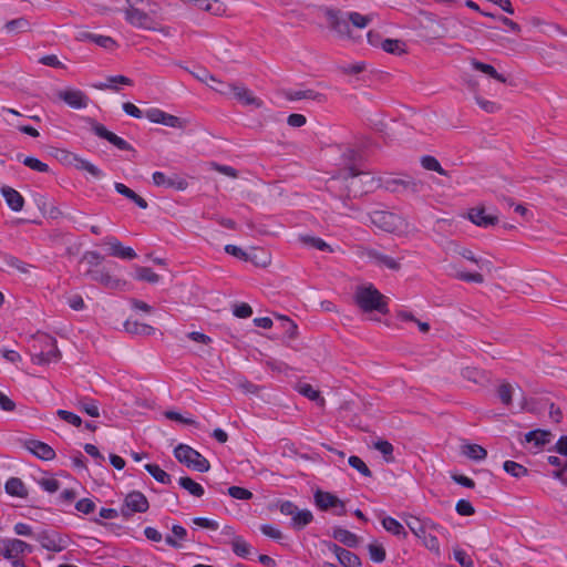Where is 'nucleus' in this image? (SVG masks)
<instances>
[{"mask_svg": "<svg viewBox=\"0 0 567 567\" xmlns=\"http://www.w3.org/2000/svg\"><path fill=\"white\" fill-rule=\"evenodd\" d=\"M475 101L477 105L487 113H495L499 109L495 102L485 100L481 96H475Z\"/></svg>", "mask_w": 567, "mask_h": 567, "instance_id": "nucleus-61", "label": "nucleus"}, {"mask_svg": "<svg viewBox=\"0 0 567 567\" xmlns=\"http://www.w3.org/2000/svg\"><path fill=\"white\" fill-rule=\"evenodd\" d=\"M374 447L384 455V457L386 458V461H389V457L392 455L393 453V446L390 442L388 441H377L374 443Z\"/></svg>", "mask_w": 567, "mask_h": 567, "instance_id": "nucleus-64", "label": "nucleus"}, {"mask_svg": "<svg viewBox=\"0 0 567 567\" xmlns=\"http://www.w3.org/2000/svg\"><path fill=\"white\" fill-rule=\"evenodd\" d=\"M228 494L236 499H250L252 497V493L240 486H231L228 488Z\"/></svg>", "mask_w": 567, "mask_h": 567, "instance_id": "nucleus-56", "label": "nucleus"}, {"mask_svg": "<svg viewBox=\"0 0 567 567\" xmlns=\"http://www.w3.org/2000/svg\"><path fill=\"white\" fill-rule=\"evenodd\" d=\"M144 468L162 484H169L172 482L171 475L162 470L157 464H145Z\"/></svg>", "mask_w": 567, "mask_h": 567, "instance_id": "nucleus-36", "label": "nucleus"}, {"mask_svg": "<svg viewBox=\"0 0 567 567\" xmlns=\"http://www.w3.org/2000/svg\"><path fill=\"white\" fill-rule=\"evenodd\" d=\"M458 254L463 258L474 262L481 270H486L489 272L493 269V264L489 260L483 259V258H476L475 255L473 254V251H471L470 249L463 248L458 251Z\"/></svg>", "mask_w": 567, "mask_h": 567, "instance_id": "nucleus-35", "label": "nucleus"}, {"mask_svg": "<svg viewBox=\"0 0 567 567\" xmlns=\"http://www.w3.org/2000/svg\"><path fill=\"white\" fill-rule=\"evenodd\" d=\"M174 455L178 462L195 471L204 473L210 467L209 462L199 452L188 445L179 444L176 446Z\"/></svg>", "mask_w": 567, "mask_h": 567, "instance_id": "nucleus-3", "label": "nucleus"}, {"mask_svg": "<svg viewBox=\"0 0 567 567\" xmlns=\"http://www.w3.org/2000/svg\"><path fill=\"white\" fill-rule=\"evenodd\" d=\"M186 536H187V530L183 526L174 525L172 527V535H167L165 537V542L167 545H169L174 548H179L182 546L181 542L185 540Z\"/></svg>", "mask_w": 567, "mask_h": 567, "instance_id": "nucleus-31", "label": "nucleus"}, {"mask_svg": "<svg viewBox=\"0 0 567 567\" xmlns=\"http://www.w3.org/2000/svg\"><path fill=\"white\" fill-rule=\"evenodd\" d=\"M78 408L92 417H97L100 415L99 404L95 400L92 399H81L78 401Z\"/></svg>", "mask_w": 567, "mask_h": 567, "instance_id": "nucleus-39", "label": "nucleus"}, {"mask_svg": "<svg viewBox=\"0 0 567 567\" xmlns=\"http://www.w3.org/2000/svg\"><path fill=\"white\" fill-rule=\"evenodd\" d=\"M371 220L375 226L388 233L396 231L403 224L398 215L390 212H374Z\"/></svg>", "mask_w": 567, "mask_h": 567, "instance_id": "nucleus-8", "label": "nucleus"}, {"mask_svg": "<svg viewBox=\"0 0 567 567\" xmlns=\"http://www.w3.org/2000/svg\"><path fill=\"white\" fill-rule=\"evenodd\" d=\"M468 217L472 223L480 227H488L497 220L496 216L487 214L485 208L476 207L470 210Z\"/></svg>", "mask_w": 567, "mask_h": 567, "instance_id": "nucleus-20", "label": "nucleus"}, {"mask_svg": "<svg viewBox=\"0 0 567 567\" xmlns=\"http://www.w3.org/2000/svg\"><path fill=\"white\" fill-rule=\"evenodd\" d=\"M4 265L9 268L17 269L18 271L22 274H27L29 271V266L21 261L20 259L13 257V256H4L3 257Z\"/></svg>", "mask_w": 567, "mask_h": 567, "instance_id": "nucleus-47", "label": "nucleus"}, {"mask_svg": "<svg viewBox=\"0 0 567 567\" xmlns=\"http://www.w3.org/2000/svg\"><path fill=\"white\" fill-rule=\"evenodd\" d=\"M260 532L272 539L279 540L282 537V533L279 528L274 525L265 524L260 526Z\"/></svg>", "mask_w": 567, "mask_h": 567, "instance_id": "nucleus-59", "label": "nucleus"}, {"mask_svg": "<svg viewBox=\"0 0 567 567\" xmlns=\"http://www.w3.org/2000/svg\"><path fill=\"white\" fill-rule=\"evenodd\" d=\"M103 244L107 247V254L113 257H117L125 260H132L136 258V252L131 247H125L114 236H107L103 239Z\"/></svg>", "mask_w": 567, "mask_h": 567, "instance_id": "nucleus-10", "label": "nucleus"}, {"mask_svg": "<svg viewBox=\"0 0 567 567\" xmlns=\"http://www.w3.org/2000/svg\"><path fill=\"white\" fill-rule=\"evenodd\" d=\"M74 159H75V167L78 169L85 171L91 176H93L94 178H97V179L103 177L102 171L94 164H92L83 158L75 157Z\"/></svg>", "mask_w": 567, "mask_h": 567, "instance_id": "nucleus-42", "label": "nucleus"}, {"mask_svg": "<svg viewBox=\"0 0 567 567\" xmlns=\"http://www.w3.org/2000/svg\"><path fill=\"white\" fill-rule=\"evenodd\" d=\"M233 550L240 557H247L250 554V545L240 537H237L233 542Z\"/></svg>", "mask_w": 567, "mask_h": 567, "instance_id": "nucleus-50", "label": "nucleus"}, {"mask_svg": "<svg viewBox=\"0 0 567 567\" xmlns=\"http://www.w3.org/2000/svg\"><path fill=\"white\" fill-rule=\"evenodd\" d=\"M44 350V354L49 359L50 363L58 362L61 358V353L56 347V340L50 336H43L41 339Z\"/></svg>", "mask_w": 567, "mask_h": 567, "instance_id": "nucleus-27", "label": "nucleus"}, {"mask_svg": "<svg viewBox=\"0 0 567 567\" xmlns=\"http://www.w3.org/2000/svg\"><path fill=\"white\" fill-rule=\"evenodd\" d=\"M220 94L229 95L231 94L235 99H237L244 105H251L255 107H260L262 105V101L259 100L254 93L247 89L246 86L234 84V85H223V87H217Z\"/></svg>", "mask_w": 567, "mask_h": 567, "instance_id": "nucleus-7", "label": "nucleus"}, {"mask_svg": "<svg viewBox=\"0 0 567 567\" xmlns=\"http://www.w3.org/2000/svg\"><path fill=\"white\" fill-rule=\"evenodd\" d=\"M456 277L461 280H464V281H467V282H476V284H482L484 281V278L481 274L478 272H466V271H461L456 275Z\"/></svg>", "mask_w": 567, "mask_h": 567, "instance_id": "nucleus-63", "label": "nucleus"}, {"mask_svg": "<svg viewBox=\"0 0 567 567\" xmlns=\"http://www.w3.org/2000/svg\"><path fill=\"white\" fill-rule=\"evenodd\" d=\"M549 433L545 431H530L525 435L527 442L534 441L536 445H545L548 440Z\"/></svg>", "mask_w": 567, "mask_h": 567, "instance_id": "nucleus-49", "label": "nucleus"}, {"mask_svg": "<svg viewBox=\"0 0 567 567\" xmlns=\"http://www.w3.org/2000/svg\"><path fill=\"white\" fill-rule=\"evenodd\" d=\"M1 194L12 210L20 212L22 209L24 199L19 192L11 187L4 186L1 188Z\"/></svg>", "mask_w": 567, "mask_h": 567, "instance_id": "nucleus-22", "label": "nucleus"}, {"mask_svg": "<svg viewBox=\"0 0 567 567\" xmlns=\"http://www.w3.org/2000/svg\"><path fill=\"white\" fill-rule=\"evenodd\" d=\"M178 484L182 488L195 497H202L205 493L204 487L188 476L181 477L178 480Z\"/></svg>", "mask_w": 567, "mask_h": 567, "instance_id": "nucleus-33", "label": "nucleus"}, {"mask_svg": "<svg viewBox=\"0 0 567 567\" xmlns=\"http://www.w3.org/2000/svg\"><path fill=\"white\" fill-rule=\"evenodd\" d=\"M279 511L282 515L291 516V527L296 530L305 528L313 520V515L309 509H299L290 501L280 503Z\"/></svg>", "mask_w": 567, "mask_h": 567, "instance_id": "nucleus-4", "label": "nucleus"}, {"mask_svg": "<svg viewBox=\"0 0 567 567\" xmlns=\"http://www.w3.org/2000/svg\"><path fill=\"white\" fill-rule=\"evenodd\" d=\"M381 524L388 533L402 539L406 538L408 533L404 526L398 519L391 516H385L381 519Z\"/></svg>", "mask_w": 567, "mask_h": 567, "instance_id": "nucleus-26", "label": "nucleus"}, {"mask_svg": "<svg viewBox=\"0 0 567 567\" xmlns=\"http://www.w3.org/2000/svg\"><path fill=\"white\" fill-rule=\"evenodd\" d=\"M471 65L473 66L474 70L480 71L498 82H502V83L506 82V78L504 75L499 74L496 71V69L491 64H486V63L480 62L477 60H472Z\"/></svg>", "mask_w": 567, "mask_h": 567, "instance_id": "nucleus-28", "label": "nucleus"}, {"mask_svg": "<svg viewBox=\"0 0 567 567\" xmlns=\"http://www.w3.org/2000/svg\"><path fill=\"white\" fill-rule=\"evenodd\" d=\"M56 414L61 420L74 426H80L82 424L81 417L73 412L66 410H58Z\"/></svg>", "mask_w": 567, "mask_h": 567, "instance_id": "nucleus-53", "label": "nucleus"}, {"mask_svg": "<svg viewBox=\"0 0 567 567\" xmlns=\"http://www.w3.org/2000/svg\"><path fill=\"white\" fill-rule=\"evenodd\" d=\"M422 166L427 171L437 172L440 175H446L439 161L433 156H423L421 159Z\"/></svg>", "mask_w": 567, "mask_h": 567, "instance_id": "nucleus-46", "label": "nucleus"}, {"mask_svg": "<svg viewBox=\"0 0 567 567\" xmlns=\"http://www.w3.org/2000/svg\"><path fill=\"white\" fill-rule=\"evenodd\" d=\"M192 3L214 16H223L226 12V6L219 0H193Z\"/></svg>", "mask_w": 567, "mask_h": 567, "instance_id": "nucleus-24", "label": "nucleus"}, {"mask_svg": "<svg viewBox=\"0 0 567 567\" xmlns=\"http://www.w3.org/2000/svg\"><path fill=\"white\" fill-rule=\"evenodd\" d=\"M225 251L234 257H237L239 259L248 260L252 259V254H248L247 251L243 250L240 247L235 245H226Z\"/></svg>", "mask_w": 567, "mask_h": 567, "instance_id": "nucleus-57", "label": "nucleus"}, {"mask_svg": "<svg viewBox=\"0 0 567 567\" xmlns=\"http://www.w3.org/2000/svg\"><path fill=\"white\" fill-rule=\"evenodd\" d=\"M284 95L289 101L307 100L317 104H322L327 101L324 94L312 89H289L284 92Z\"/></svg>", "mask_w": 567, "mask_h": 567, "instance_id": "nucleus-13", "label": "nucleus"}, {"mask_svg": "<svg viewBox=\"0 0 567 567\" xmlns=\"http://www.w3.org/2000/svg\"><path fill=\"white\" fill-rule=\"evenodd\" d=\"M517 391H519V388H516L509 383H503L498 386L497 393L502 403L505 405H509L513 395H515Z\"/></svg>", "mask_w": 567, "mask_h": 567, "instance_id": "nucleus-40", "label": "nucleus"}, {"mask_svg": "<svg viewBox=\"0 0 567 567\" xmlns=\"http://www.w3.org/2000/svg\"><path fill=\"white\" fill-rule=\"evenodd\" d=\"M355 301L365 312L378 311L386 313L385 297L379 292L372 285L359 287L355 291Z\"/></svg>", "mask_w": 567, "mask_h": 567, "instance_id": "nucleus-2", "label": "nucleus"}, {"mask_svg": "<svg viewBox=\"0 0 567 567\" xmlns=\"http://www.w3.org/2000/svg\"><path fill=\"white\" fill-rule=\"evenodd\" d=\"M332 536L334 539L350 548L357 547L360 543L359 537L354 533L342 527L333 528Z\"/></svg>", "mask_w": 567, "mask_h": 567, "instance_id": "nucleus-25", "label": "nucleus"}, {"mask_svg": "<svg viewBox=\"0 0 567 567\" xmlns=\"http://www.w3.org/2000/svg\"><path fill=\"white\" fill-rule=\"evenodd\" d=\"M145 116L152 123L162 124L168 127L182 128L184 126L181 118L156 107L147 110Z\"/></svg>", "mask_w": 567, "mask_h": 567, "instance_id": "nucleus-12", "label": "nucleus"}, {"mask_svg": "<svg viewBox=\"0 0 567 567\" xmlns=\"http://www.w3.org/2000/svg\"><path fill=\"white\" fill-rule=\"evenodd\" d=\"M455 509L461 516H471L475 512L473 505L466 499H460L456 503Z\"/></svg>", "mask_w": 567, "mask_h": 567, "instance_id": "nucleus-58", "label": "nucleus"}, {"mask_svg": "<svg viewBox=\"0 0 567 567\" xmlns=\"http://www.w3.org/2000/svg\"><path fill=\"white\" fill-rule=\"evenodd\" d=\"M22 162L25 166H28L29 168H31L33 171L41 172V173H45L49 171V166L35 157L28 156V157H24Z\"/></svg>", "mask_w": 567, "mask_h": 567, "instance_id": "nucleus-52", "label": "nucleus"}, {"mask_svg": "<svg viewBox=\"0 0 567 567\" xmlns=\"http://www.w3.org/2000/svg\"><path fill=\"white\" fill-rule=\"evenodd\" d=\"M85 275L91 280L110 290L123 291L127 287V282L125 280L113 276L106 268L90 269Z\"/></svg>", "mask_w": 567, "mask_h": 567, "instance_id": "nucleus-5", "label": "nucleus"}, {"mask_svg": "<svg viewBox=\"0 0 567 567\" xmlns=\"http://www.w3.org/2000/svg\"><path fill=\"white\" fill-rule=\"evenodd\" d=\"M348 18H349L350 23L353 27L359 28V29H363V28L368 27V24L372 21L371 16H363L359 12H350L348 14Z\"/></svg>", "mask_w": 567, "mask_h": 567, "instance_id": "nucleus-45", "label": "nucleus"}, {"mask_svg": "<svg viewBox=\"0 0 567 567\" xmlns=\"http://www.w3.org/2000/svg\"><path fill=\"white\" fill-rule=\"evenodd\" d=\"M126 20L136 28L152 29L154 21L153 19L142 10L130 7L125 12Z\"/></svg>", "mask_w": 567, "mask_h": 567, "instance_id": "nucleus-17", "label": "nucleus"}, {"mask_svg": "<svg viewBox=\"0 0 567 567\" xmlns=\"http://www.w3.org/2000/svg\"><path fill=\"white\" fill-rule=\"evenodd\" d=\"M152 178L154 185H156L157 187L185 190L188 186L187 181L178 176L177 174H172L168 176L163 172H155L153 173Z\"/></svg>", "mask_w": 567, "mask_h": 567, "instance_id": "nucleus-9", "label": "nucleus"}, {"mask_svg": "<svg viewBox=\"0 0 567 567\" xmlns=\"http://www.w3.org/2000/svg\"><path fill=\"white\" fill-rule=\"evenodd\" d=\"M38 540L41 546L49 551L60 553L66 547V543L58 535L44 533L38 537Z\"/></svg>", "mask_w": 567, "mask_h": 567, "instance_id": "nucleus-21", "label": "nucleus"}, {"mask_svg": "<svg viewBox=\"0 0 567 567\" xmlns=\"http://www.w3.org/2000/svg\"><path fill=\"white\" fill-rule=\"evenodd\" d=\"M313 498L316 505L321 511H330L334 506H341V499L329 492L317 491L313 495Z\"/></svg>", "mask_w": 567, "mask_h": 567, "instance_id": "nucleus-19", "label": "nucleus"}, {"mask_svg": "<svg viewBox=\"0 0 567 567\" xmlns=\"http://www.w3.org/2000/svg\"><path fill=\"white\" fill-rule=\"evenodd\" d=\"M327 547L336 555L338 561L343 567H360L362 565L360 557L354 553L344 549L334 543H328Z\"/></svg>", "mask_w": 567, "mask_h": 567, "instance_id": "nucleus-14", "label": "nucleus"}, {"mask_svg": "<svg viewBox=\"0 0 567 567\" xmlns=\"http://www.w3.org/2000/svg\"><path fill=\"white\" fill-rule=\"evenodd\" d=\"M404 522L412 534L421 539L429 550L437 556L440 555L441 549L436 534L444 535L446 533L444 527L434 523L430 518L421 519L412 515H408Z\"/></svg>", "mask_w": 567, "mask_h": 567, "instance_id": "nucleus-1", "label": "nucleus"}, {"mask_svg": "<svg viewBox=\"0 0 567 567\" xmlns=\"http://www.w3.org/2000/svg\"><path fill=\"white\" fill-rule=\"evenodd\" d=\"M75 508L83 514H90L94 511L95 504L90 498H82L76 502Z\"/></svg>", "mask_w": 567, "mask_h": 567, "instance_id": "nucleus-62", "label": "nucleus"}, {"mask_svg": "<svg viewBox=\"0 0 567 567\" xmlns=\"http://www.w3.org/2000/svg\"><path fill=\"white\" fill-rule=\"evenodd\" d=\"M39 485L48 493H55L60 489V482L54 477H42L39 480Z\"/></svg>", "mask_w": 567, "mask_h": 567, "instance_id": "nucleus-51", "label": "nucleus"}, {"mask_svg": "<svg viewBox=\"0 0 567 567\" xmlns=\"http://www.w3.org/2000/svg\"><path fill=\"white\" fill-rule=\"evenodd\" d=\"M59 99L64 101L72 109H84L87 106L89 97L80 90H64L58 93Z\"/></svg>", "mask_w": 567, "mask_h": 567, "instance_id": "nucleus-15", "label": "nucleus"}, {"mask_svg": "<svg viewBox=\"0 0 567 567\" xmlns=\"http://www.w3.org/2000/svg\"><path fill=\"white\" fill-rule=\"evenodd\" d=\"M368 551H369L370 559L373 563L380 564L385 560L386 553H385L384 547L381 544H379L377 542L370 543L368 545Z\"/></svg>", "mask_w": 567, "mask_h": 567, "instance_id": "nucleus-41", "label": "nucleus"}, {"mask_svg": "<svg viewBox=\"0 0 567 567\" xmlns=\"http://www.w3.org/2000/svg\"><path fill=\"white\" fill-rule=\"evenodd\" d=\"M4 489L9 495L16 497H25L28 494L23 482L18 477L9 478L4 485Z\"/></svg>", "mask_w": 567, "mask_h": 567, "instance_id": "nucleus-30", "label": "nucleus"}, {"mask_svg": "<svg viewBox=\"0 0 567 567\" xmlns=\"http://www.w3.org/2000/svg\"><path fill=\"white\" fill-rule=\"evenodd\" d=\"M124 328L127 332L133 333V334L150 336L154 332L153 327L145 324V323H140V322H137L135 320H131V319H127L125 321Z\"/></svg>", "mask_w": 567, "mask_h": 567, "instance_id": "nucleus-34", "label": "nucleus"}, {"mask_svg": "<svg viewBox=\"0 0 567 567\" xmlns=\"http://www.w3.org/2000/svg\"><path fill=\"white\" fill-rule=\"evenodd\" d=\"M93 43L107 50H112L116 45L115 41L111 37L100 34H95Z\"/></svg>", "mask_w": 567, "mask_h": 567, "instance_id": "nucleus-60", "label": "nucleus"}, {"mask_svg": "<svg viewBox=\"0 0 567 567\" xmlns=\"http://www.w3.org/2000/svg\"><path fill=\"white\" fill-rule=\"evenodd\" d=\"M348 463L364 476H371V471L359 456H350Z\"/></svg>", "mask_w": 567, "mask_h": 567, "instance_id": "nucleus-55", "label": "nucleus"}, {"mask_svg": "<svg viewBox=\"0 0 567 567\" xmlns=\"http://www.w3.org/2000/svg\"><path fill=\"white\" fill-rule=\"evenodd\" d=\"M132 83L131 79L124 76V75H115L110 76L106 79V82L103 84L97 85L99 89H116V84H125L130 85Z\"/></svg>", "mask_w": 567, "mask_h": 567, "instance_id": "nucleus-48", "label": "nucleus"}, {"mask_svg": "<svg viewBox=\"0 0 567 567\" xmlns=\"http://www.w3.org/2000/svg\"><path fill=\"white\" fill-rule=\"evenodd\" d=\"M503 467L507 474L516 478H520L527 474L526 467L514 461L504 462Z\"/></svg>", "mask_w": 567, "mask_h": 567, "instance_id": "nucleus-43", "label": "nucleus"}, {"mask_svg": "<svg viewBox=\"0 0 567 567\" xmlns=\"http://www.w3.org/2000/svg\"><path fill=\"white\" fill-rule=\"evenodd\" d=\"M27 449L37 457L43 461H51L55 457L54 450L47 443L38 440H29L25 443Z\"/></svg>", "mask_w": 567, "mask_h": 567, "instance_id": "nucleus-18", "label": "nucleus"}, {"mask_svg": "<svg viewBox=\"0 0 567 567\" xmlns=\"http://www.w3.org/2000/svg\"><path fill=\"white\" fill-rule=\"evenodd\" d=\"M32 551V547L25 542L12 538L3 542V558L13 561V559H18L20 555L30 554Z\"/></svg>", "mask_w": 567, "mask_h": 567, "instance_id": "nucleus-11", "label": "nucleus"}, {"mask_svg": "<svg viewBox=\"0 0 567 567\" xmlns=\"http://www.w3.org/2000/svg\"><path fill=\"white\" fill-rule=\"evenodd\" d=\"M454 559L462 566V567H475L474 561L471 558V556L463 549H454L453 551Z\"/></svg>", "mask_w": 567, "mask_h": 567, "instance_id": "nucleus-54", "label": "nucleus"}, {"mask_svg": "<svg viewBox=\"0 0 567 567\" xmlns=\"http://www.w3.org/2000/svg\"><path fill=\"white\" fill-rule=\"evenodd\" d=\"M92 131L94 134L101 138L106 140L111 144H113L115 147L122 151H127L131 148L130 144L122 137L117 136L113 132L109 131L104 125L94 123L92 125Z\"/></svg>", "mask_w": 567, "mask_h": 567, "instance_id": "nucleus-16", "label": "nucleus"}, {"mask_svg": "<svg viewBox=\"0 0 567 567\" xmlns=\"http://www.w3.org/2000/svg\"><path fill=\"white\" fill-rule=\"evenodd\" d=\"M134 278L150 284H157L159 281V276L148 267H136Z\"/></svg>", "mask_w": 567, "mask_h": 567, "instance_id": "nucleus-37", "label": "nucleus"}, {"mask_svg": "<svg viewBox=\"0 0 567 567\" xmlns=\"http://www.w3.org/2000/svg\"><path fill=\"white\" fill-rule=\"evenodd\" d=\"M29 29L30 22L24 18L11 20L6 24V30L10 33L24 32Z\"/></svg>", "mask_w": 567, "mask_h": 567, "instance_id": "nucleus-44", "label": "nucleus"}, {"mask_svg": "<svg viewBox=\"0 0 567 567\" xmlns=\"http://www.w3.org/2000/svg\"><path fill=\"white\" fill-rule=\"evenodd\" d=\"M381 47L385 52L396 55L405 52V44L401 40L385 39L381 42Z\"/></svg>", "mask_w": 567, "mask_h": 567, "instance_id": "nucleus-38", "label": "nucleus"}, {"mask_svg": "<svg viewBox=\"0 0 567 567\" xmlns=\"http://www.w3.org/2000/svg\"><path fill=\"white\" fill-rule=\"evenodd\" d=\"M329 20L331 28L338 33V35L341 38H351L349 18L343 19L334 13H329Z\"/></svg>", "mask_w": 567, "mask_h": 567, "instance_id": "nucleus-23", "label": "nucleus"}, {"mask_svg": "<svg viewBox=\"0 0 567 567\" xmlns=\"http://www.w3.org/2000/svg\"><path fill=\"white\" fill-rule=\"evenodd\" d=\"M148 507L150 504L145 495L138 491H133L124 498L121 507V516L128 518L135 513H145Z\"/></svg>", "mask_w": 567, "mask_h": 567, "instance_id": "nucleus-6", "label": "nucleus"}, {"mask_svg": "<svg viewBox=\"0 0 567 567\" xmlns=\"http://www.w3.org/2000/svg\"><path fill=\"white\" fill-rule=\"evenodd\" d=\"M369 256L380 267H385L391 270H398L400 267V264L398 260H395L394 258H392L390 256L383 255L381 252L371 251L369 254Z\"/></svg>", "mask_w": 567, "mask_h": 567, "instance_id": "nucleus-32", "label": "nucleus"}, {"mask_svg": "<svg viewBox=\"0 0 567 567\" xmlns=\"http://www.w3.org/2000/svg\"><path fill=\"white\" fill-rule=\"evenodd\" d=\"M461 452L463 455L473 461H482L486 457V450L478 444H463L461 446Z\"/></svg>", "mask_w": 567, "mask_h": 567, "instance_id": "nucleus-29", "label": "nucleus"}]
</instances>
